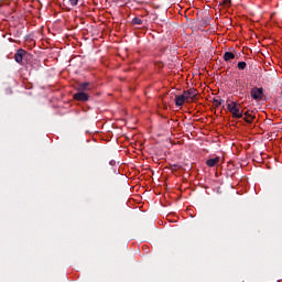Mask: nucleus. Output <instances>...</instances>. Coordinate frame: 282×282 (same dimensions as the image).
Wrapping results in <instances>:
<instances>
[{
  "label": "nucleus",
  "mask_w": 282,
  "mask_h": 282,
  "mask_svg": "<svg viewBox=\"0 0 282 282\" xmlns=\"http://www.w3.org/2000/svg\"><path fill=\"white\" fill-rule=\"evenodd\" d=\"M228 111L232 115V118H243V111L239 110V106L237 105V101H232L231 104L227 105Z\"/></svg>",
  "instance_id": "obj_1"
},
{
  "label": "nucleus",
  "mask_w": 282,
  "mask_h": 282,
  "mask_svg": "<svg viewBox=\"0 0 282 282\" xmlns=\"http://www.w3.org/2000/svg\"><path fill=\"white\" fill-rule=\"evenodd\" d=\"M73 98L78 102H87L89 100V94L77 90V93L73 95Z\"/></svg>",
  "instance_id": "obj_2"
},
{
  "label": "nucleus",
  "mask_w": 282,
  "mask_h": 282,
  "mask_svg": "<svg viewBox=\"0 0 282 282\" xmlns=\"http://www.w3.org/2000/svg\"><path fill=\"white\" fill-rule=\"evenodd\" d=\"M251 98L253 100H262L263 99V88L253 87L250 91Z\"/></svg>",
  "instance_id": "obj_3"
},
{
  "label": "nucleus",
  "mask_w": 282,
  "mask_h": 282,
  "mask_svg": "<svg viewBox=\"0 0 282 282\" xmlns=\"http://www.w3.org/2000/svg\"><path fill=\"white\" fill-rule=\"evenodd\" d=\"M183 95L185 96L186 100H197V89L195 88H189L187 90L183 91Z\"/></svg>",
  "instance_id": "obj_4"
},
{
  "label": "nucleus",
  "mask_w": 282,
  "mask_h": 282,
  "mask_svg": "<svg viewBox=\"0 0 282 282\" xmlns=\"http://www.w3.org/2000/svg\"><path fill=\"white\" fill-rule=\"evenodd\" d=\"M93 87H94V85H91V83L84 82V83H78L77 84L76 90L77 91H83V93L87 94V91H91Z\"/></svg>",
  "instance_id": "obj_5"
},
{
  "label": "nucleus",
  "mask_w": 282,
  "mask_h": 282,
  "mask_svg": "<svg viewBox=\"0 0 282 282\" xmlns=\"http://www.w3.org/2000/svg\"><path fill=\"white\" fill-rule=\"evenodd\" d=\"M25 56V50L20 48L17 51V53L14 54V61L15 63H23V57Z\"/></svg>",
  "instance_id": "obj_6"
},
{
  "label": "nucleus",
  "mask_w": 282,
  "mask_h": 282,
  "mask_svg": "<svg viewBox=\"0 0 282 282\" xmlns=\"http://www.w3.org/2000/svg\"><path fill=\"white\" fill-rule=\"evenodd\" d=\"M243 116H245L243 118L245 122H247L248 124H252L256 118L254 115L248 110L243 113Z\"/></svg>",
  "instance_id": "obj_7"
},
{
  "label": "nucleus",
  "mask_w": 282,
  "mask_h": 282,
  "mask_svg": "<svg viewBox=\"0 0 282 282\" xmlns=\"http://www.w3.org/2000/svg\"><path fill=\"white\" fill-rule=\"evenodd\" d=\"M185 100H187V99H186L184 94L176 95L175 96V105H176V107H182L184 105Z\"/></svg>",
  "instance_id": "obj_8"
},
{
  "label": "nucleus",
  "mask_w": 282,
  "mask_h": 282,
  "mask_svg": "<svg viewBox=\"0 0 282 282\" xmlns=\"http://www.w3.org/2000/svg\"><path fill=\"white\" fill-rule=\"evenodd\" d=\"M219 160L220 158L219 156H216L214 159H209L206 161V164L209 166V167H213V166H217V164H219Z\"/></svg>",
  "instance_id": "obj_9"
},
{
  "label": "nucleus",
  "mask_w": 282,
  "mask_h": 282,
  "mask_svg": "<svg viewBox=\"0 0 282 282\" xmlns=\"http://www.w3.org/2000/svg\"><path fill=\"white\" fill-rule=\"evenodd\" d=\"M232 59H235V53H232V52H225L224 61H226V63H228V61H232Z\"/></svg>",
  "instance_id": "obj_10"
},
{
  "label": "nucleus",
  "mask_w": 282,
  "mask_h": 282,
  "mask_svg": "<svg viewBox=\"0 0 282 282\" xmlns=\"http://www.w3.org/2000/svg\"><path fill=\"white\" fill-rule=\"evenodd\" d=\"M143 21L140 18L132 19V25H142Z\"/></svg>",
  "instance_id": "obj_11"
},
{
  "label": "nucleus",
  "mask_w": 282,
  "mask_h": 282,
  "mask_svg": "<svg viewBox=\"0 0 282 282\" xmlns=\"http://www.w3.org/2000/svg\"><path fill=\"white\" fill-rule=\"evenodd\" d=\"M231 3V0H223L220 2V6H225V8H230Z\"/></svg>",
  "instance_id": "obj_12"
},
{
  "label": "nucleus",
  "mask_w": 282,
  "mask_h": 282,
  "mask_svg": "<svg viewBox=\"0 0 282 282\" xmlns=\"http://www.w3.org/2000/svg\"><path fill=\"white\" fill-rule=\"evenodd\" d=\"M247 66H248V64H246V62H239L237 65L238 69H240V70L246 69Z\"/></svg>",
  "instance_id": "obj_13"
},
{
  "label": "nucleus",
  "mask_w": 282,
  "mask_h": 282,
  "mask_svg": "<svg viewBox=\"0 0 282 282\" xmlns=\"http://www.w3.org/2000/svg\"><path fill=\"white\" fill-rule=\"evenodd\" d=\"M223 102H224L223 99L214 98V105H215V107H221Z\"/></svg>",
  "instance_id": "obj_14"
},
{
  "label": "nucleus",
  "mask_w": 282,
  "mask_h": 282,
  "mask_svg": "<svg viewBox=\"0 0 282 282\" xmlns=\"http://www.w3.org/2000/svg\"><path fill=\"white\" fill-rule=\"evenodd\" d=\"M171 171H180L181 166L177 164L170 165Z\"/></svg>",
  "instance_id": "obj_15"
},
{
  "label": "nucleus",
  "mask_w": 282,
  "mask_h": 282,
  "mask_svg": "<svg viewBox=\"0 0 282 282\" xmlns=\"http://www.w3.org/2000/svg\"><path fill=\"white\" fill-rule=\"evenodd\" d=\"M70 6H78V0H69Z\"/></svg>",
  "instance_id": "obj_16"
}]
</instances>
